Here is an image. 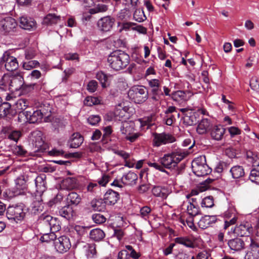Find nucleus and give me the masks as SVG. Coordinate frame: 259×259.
Returning a JSON list of instances; mask_svg holds the SVG:
<instances>
[{
	"mask_svg": "<svg viewBox=\"0 0 259 259\" xmlns=\"http://www.w3.org/2000/svg\"><path fill=\"white\" fill-rule=\"evenodd\" d=\"M233 232L238 236H250V235L253 232V228L251 224L247 222L241 223L237 226L233 230L231 229Z\"/></svg>",
	"mask_w": 259,
	"mask_h": 259,
	"instance_id": "f3484780",
	"label": "nucleus"
},
{
	"mask_svg": "<svg viewBox=\"0 0 259 259\" xmlns=\"http://www.w3.org/2000/svg\"><path fill=\"white\" fill-rule=\"evenodd\" d=\"M119 199V193L112 189L108 190L104 196V200L109 205H114Z\"/></svg>",
	"mask_w": 259,
	"mask_h": 259,
	"instance_id": "4be33fe9",
	"label": "nucleus"
},
{
	"mask_svg": "<svg viewBox=\"0 0 259 259\" xmlns=\"http://www.w3.org/2000/svg\"><path fill=\"white\" fill-rule=\"evenodd\" d=\"M32 208L34 213L41 211L43 208V205L41 201H33L32 203Z\"/></svg>",
	"mask_w": 259,
	"mask_h": 259,
	"instance_id": "774afa93",
	"label": "nucleus"
},
{
	"mask_svg": "<svg viewBox=\"0 0 259 259\" xmlns=\"http://www.w3.org/2000/svg\"><path fill=\"white\" fill-rule=\"evenodd\" d=\"M113 152L117 155L123 159L124 161H126L129 159L131 156L130 153L122 150H113Z\"/></svg>",
	"mask_w": 259,
	"mask_h": 259,
	"instance_id": "338daca9",
	"label": "nucleus"
},
{
	"mask_svg": "<svg viewBox=\"0 0 259 259\" xmlns=\"http://www.w3.org/2000/svg\"><path fill=\"white\" fill-rule=\"evenodd\" d=\"M91 205L95 211H103L106 209V204L104 199H94L91 201Z\"/></svg>",
	"mask_w": 259,
	"mask_h": 259,
	"instance_id": "e433bc0d",
	"label": "nucleus"
},
{
	"mask_svg": "<svg viewBox=\"0 0 259 259\" xmlns=\"http://www.w3.org/2000/svg\"><path fill=\"white\" fill-rule=\"evenodd\" d=\"M42 225L48 228L49 231L57 232L61 229V226L56 218L50 215L42 214L39 218Z\"/></svg>",
	"mask_w": 259,
	"mask_h": 259,
	"instance_id": "ddd939ff",
	"label": "nucleus"
},
{
	"mask_svg": "<svg viewBox=\"0 0 259 259\" xmlns=\"http://www.w3.org/2000/svg\"><path fill=\"white\" fill-rule=\"evenodd\" d=\"M227 130L231 138H234L241 134V130L237 126H232L228 127Z\"/></svg>",
	"mask_w": 259,
	"mask_h": 259,
	"instance_id": "e2e57ef3",
	"label": "nucleus"
},
{
	"mask_svg": "<svg viewBox=\"0 0 259 259\" xmlns=\"http://www.w3.org/2000/svg\"><path fill=\"white\" fill-rule=\"evenodd\" d=\"M101 121V117L98 115H91L88 118V123L92 125H97Z\"/></svg>",
	"mask_w": 259,
	"mask_h": 259,
	"instance_id": "0e129e2a",
	"label": "nucleus"
},
{
	"mask_svg": "<svg viewBox=\"0 0 259 259\" xmlns=\"http://www.w3.org/2000/svg\"><path fill=\"white\" fill-rule=\"evenodd\" d=\"M132 16V12L128 8L120 10L117 15L118 18L121 20H127Z\"/></svg>",
	"mask_w": 259,
	"mask_h": 259,
	"instance_id": "49530a36",
	"label": "nucleus"
},
{
	"mask_svg": "<svg viewBox=\"0 0 259 259\" xmlns=\"http://www.w3.org/2000/svg\"><path fill=\"white\" fill-rule=\"evenodd\" d=\"M148 84L151 88V98L153 101H158L161 97L163 96L161 90V81L158 79L148 80Z\"/></svg>",
	"mask_w": 259,
	"mask_h": 259,
	"instance_id": "f8f14e48",
	"label": "nucleus"
},
{
	"mask_svg": "<svg viewBox=\"0 0 259 259\" xmlns=\"http://www.w3.org/2000/svg\"><path fill=\"white\" fill-rule=\"evenodd\" d=\"M152 194L156 197L166 198L167 196V190L165 187L156 186L152 189Z\"/></svg>",
	"mask_w": 259,
	"mask_h": 259,
	"instance_id": "ea45409f",
	"label": "nucleus"
},
{
	"mask_svg": "<svg viewBox=\"0 0 259 259\" xmlns=\"http://www.w3.org/2000/svg\"><path fill=\"white\" fill-rule=\"evenodd\" d=\"M46 176L44 174L40 175L34 179L36 191L39 194H42L47 189Z\"/></svg>",
	"mask_w": 259,
	"mask_h": 259,
	"instance_id": "bb28decb",
	"label": "nucleus"
},
{
	"mask_svg": "<svg viewBox=\"0 0 259 259\" xmlns=\"http://www.w3.org/2000/svg\"><path fill=\"white\" fill-rule=\"evenodd\" d=\"M231 177L235 180L242 179L245 176L244 168L243 166L236 165L232 166L229 169Z\"/></svg>",
	"mask_w": 259,
	"mask_h": 259,
	"instance_id": "cd10ccee",
	"label": "nucleus"
},
{
	"mask_svg": "<svg viewBox=\"0 0 259 259\" xmlns=\"http://www.w3.org/2000/svg\"><path fill=\"white\" fill-rule=\"evenodd\" d=\"M62 185L66 189H73L76 186V180L74 178H67L63 181Z\"/></svg>",
	"mask_w": 259,
	"mask_h": 259,
	"instance_id": "a19ab883",
	"label": "nucleus"
},
{
	"mask_svg": "<svg viewBox=\"0 0 259 259\" xmlns=\"http://www.w3.org/2000/svg\"><path fill=\"white\" fill-rule=\"evenodd\" d=\"M74 230L79 237L88 234V228L87 227L76 225L74 227Z\"/></svg>",
	"mask_w": 259,
	"mask_h": 259,
	"instance_id": "bf43d9fd",
	"label": "nucleus"
},
{
	"mask_svg": "<svg viewBox=\"0 0 259 259\" xmlns=\"http://www.w3.org/2000/svg\"><path fill=\"white\" fill-rule=\"evenodd\" d=\"M24 208V205L22 203L10 205L7 208L6 217L9 220H14L17 223L22 221L25 217Z\"/></svg>",
	"mask_w": 259,
	"mask_h": 259,
	"instance_id": "39448f33",
	"label": "nucleus"
},
{
	"mask_svg": "<svg viewBox=\"0 0 259 259\" xmlns=\"http://www.w3.org/2000/svg\"><path fill=\"white\" fill-rule=\"evenodd\" d=\"M226 129L221 125H216L213 127L211 131V137L217 141L221 140L225 133Z\"/></svg>",
	"mask_w": 259,
	"mask_h": 259,
	"instance_id": "2f4dec72",
	"label": "nucleus"
},
{
	"mask_svg": "<svg viewBox=\"0 0 259 259\" xmlns=\"http://www.w3.org/2000/svg\"><path fill=\"white\" fill-rule=\"evenodd\" d=\"M56 250L60 253H64L70 248L71 246L69 238L66 235L60 236L54 242Z\"/></svg>",
	"mask_w": 259,
	"mask_h": 259,
	"instance_id": "2eb2a0df",
	"label": "nucleus"
},
{
	"mask_svg": "<svg viewBox=\"0 0 259 259\" xmlns=\"http://www.w3.org/2000/svg\"><path fill=\"white\" fill-rule=\"evenodd\" d=\"M30 140L34 152L41 153L45 152L48 145L45 143L42 139V133L40 131H35L31 132Z\"/></svg>",
	"mask_w": 259,
	"mask_h": 259,
	"instance_id": "9d476101",
	"label": "nucleus"
},
{
	"mask_svg": "<svg viewBox=\"0 0 259 259\" xmlns=\"http://www.w3.org/2000/svg\"><path fill=\"white\" fill-rule=\"evenodd\" d=\"M96 78L100 82L103 88H106L108 84V76L104 72L101 71L96 73Z\"/></svg>",
	"mask_w": 259,
	"mask_h": 259,
	"instance_id": "37998d69",
	"label": "nucleus"
},
{
	"mask_svg": "<svg viewBox=\"0 0 259 259\" xmlns=\"http://www.w3.org/2000/svg\"><path fill=\"white\" fill-rule=\"evenodd\" d=\"M16 114V111H14L11 104L8 102L1 101L0 103V117H4L7 116H13Z\"/></svg>",
	"mask_w": 259,
	"mask_h": 259,
	"instance_id": "5701e85b",
	"label": "nucleus"
},
{
	"mask_svg": "<svg viewBox=\"0 0 259 259\" xmlns=\"http://www.w3.org/2000/svg\"><path fill=\"white\" fill-rule=\"evenodd\" d=\"M115 19L110 16L100 18L97 22L98 29L102 32L110 31L115 24Z\"/></svg>",
	"mask_w": 259,
	"mask_h": 259,
	"instance_id": "dca6fc26",
	"label": "nucleus"
},
{
	"mask_svg": "<svg viewBox=\"0 0 259 259\" xmlns=\"http://www.w3.org/2000/svg\"><path fill=\"white\" fill-rule=\"evenodd\" d=\"M9 90L12 92L21 91L24 84V78L22 75L11 76Z\"/></svg>",
	"mask_w": 259,
	"mask_h": 259,
	"instance_id": "6ab92c4d",
	"label": "nucleus"
},
{
	"mask_svg": "<svg viewBox=\"0 0 259 259\" xmlns=\"http://www.w3.org/2000/svg\"><path fill=\"white\" fill-rule=\"evenodd\" d=\"M17 23L11 17L0 16V33L3 35L11 34L16 31Z\"/></svg>",
	"mask_w": 259,
	"mask_h": 259,
	"instance_id": "1a4fd4ad",
	"label": "nucleus"
},
{
	"mask_svg": "<svg viewBox=\"0 0 259 259\" xmlns=\"http://www.w3.org/2000/svg\"><path fill=\"white\" fill-rule=\"evenodd\" d=\"M133 18L135 21L138 22H142L147 19L143 10L140 9H137L135 11L133 14Z\"/></svg>",
	"mask_w": 259,
	"mask_h": 259,
	"instance_id": "a18cd8bd",
	"label": "nucleus"
},
{
	"mask_svg": "<svg viewBox=\"0 0 259 259\" xmlns=\"http://www.w3.org/2000/svg\"><path fill=\"white\" fill-rule=\"evenodd\" d=\"M10 75L5 74L0 79V89L2 91L9 90Z\"/></svg>",
	"mask_w": 259,
	"mask_h": 259,
	"instance_id": "c03bdc74",
	"label": "nucleus"
},
{
	"mask_svg": "<svg viewBox=\"0 0 259 259\" xmlns=\"http://www.w3.org/2000/svg\"><path fill=\"white\" fill-rule=\"evenodd\" d=\"M39 63L37 60H29L22 62V68L27 70H30L39 66Z\"/></svg>",
	"mask_w": 259,
	"mask_h": 259,
	"instance_id": "79ce46f5",
	"label": "nucleus"
},
{
	"mask_svg": "<svg viewBox=\"0 0 259 259\" xmlns=\"http://www.w3.org/2000/svg\"><path fill=\"white\" fill-rule=\"evenodd\" d=\"M92 219L95 223L98 224H103L106 221V218L105 216L100 213L93 214L92 215Z\"/></svg>",
	"mask_w": 259,
	"mask_h": 259,
	"instance_id": "052dcab7",
	"label": "nucleus"
},
{
	"mask_svg": "<svg viewBox=\"0 0 259 259\" xmlns=\"http://www.w3.org/2000/svg\"><path fill=\"white\" fill-rule=\"evenodd\" d=\"M29 101L25 99H18L13 105V110L16 111V114H18V120L19 122H22L23 120L21 119L20 115L21 113H25V110L29 106Z\"/></svg>",
	"mask_w": 259,
	"mask_h": 259,
	"instance_id": "a211bd4d",
	"label": "nucleus"
},
{
	"mask_svg": "<svg viewBox=\"0 0 259 259\" xmlns=\"http://www.w3.org/2000/svg\"><path fill=\"white\" fill-rule=\"evenodd\" d=\"M194 146V141L188 149H183L180 148L174 149L171 152L165 154L159 159V162L162 165L163 168L171 169L176 167L178 164L190 154L192 152L190 150Z\"/></svg>",
	"mask_w": 259,
	"mask_h": 259,
	"instance_id": "f257e3e1",
	"label": "nucleus"
},
{
	"mask_svg": "<svg viewBox=\"0 0 259 259\" xmlns=\"http://www.w3.org/2000/svg\"><path fill=\"white\" fill-rule=\"evenodd\" d=\"M90 238L95 242L102 241L105 237L104 231L99 228L94 229L90 232Z\"/></svg>",
	"mask_w": 259,
	"mask_h": 259,
	"instance_id": "72a5a7b5",
	"label": "nucleus"
},
{
	"mask_svg": "<svg viewBox=\"0 0 259 259\" xmlns=\"http://www.w3.org/2000/svg\"><path fill=\"white\" fill-rule=\"evenodd\" d=\"M228 246L230 248L235 251H239L245 247V243L244 241L239 238H235L229 240L228 242Z\"/></svg>",
	"mask_w": 259,
	"mask_h": 259,
	"instance_id": "c85d7f7f",
	"label": "nucleus"
},
{
	"mask_svg": "<svg viewBox=\"0 0 259 259\" xmlns=\"http://www.w3.org/2000/svg\"><path fill=\"white\" fill-rule=\"evenodd\" d=\"M202 243V241L200 238L195 237V254L197 251L198 252L195 259H207L208 257L209 254L206 250H202L201 251H198L197 249L198 245H200L201 246H203Z\"/></svg>",
	"mask_w": 259,
	"mask_h": 259,
	"instance_id": "c9c22d12",
	"label": "nucleus"
},
{
	"mask_svg": "<svg viewBox=\"0 0 259 259\" xmlns=\"http://www.w3.org/2000/svg\"><path fill=\"white\" fill-rule=\"evenodd\" d=\"M176 140L175 137L169 133L163 132L153 134V145L156 147L173 143L176 141Z\"/></svg>",
	"mask_w": 259,
	"mask_h": 259,
	"instance_id": "4468645a",
	"label": "nucleus"
},
{
	"mask_svg": "<svg viewBox=\"0 0 259 259\" xmlns=\"http://www.w3.org/2000/svg\"><path fill=\"white\" fill-rule=\"evenodd\" d=\"M229 168V164L225 161H220L218 162L214 168L215 172L220 174L227 171Z\"/></svg>",
	"mask_w": 259,
	"mask_h": 259,
	"instance_id": "8fccbe9b",
	"label": "nucleus"
},
{
	"mask_svg": "<svg viewBox=\"0 0 259 259\" xmlns=\"http://www.w3.org/2000/svg\"><path fill=\"white\" fill-rule=\"evenodd\" d=\"M81 200V197L76 192H70L67 197V201L69 204L77 206L78 205Z\"/></svg>",
	"mask_w": 259,
	"mask_h": 259,
	"instance_id": "58836bf2",
	"label": "nucleus"
},
{
	"mask_svg": "<svg viewBox=\"0 0 259 259\" xmlns=\"http://www.w3.org/2000/svg\"><path fill=\"white\" fill-rule=\"evenodd\" d=\"M61 21V17L55 14H48L44 18L43 24L47 26H53Z\"/></svg>",
	"mask_w": 259,
	"mask_h": 259,
	"instance_id": "473e14b6",
	"label": "nucleus"
},
{
	"mask_svg": "<svg viewBox=\"0 0 259 259\" xmlns=\"http://www.w3.org/2000/svg\"><path fill=\"white\" fill-rule=\"evenodd\" d=\"M226 219L224 225V229H227L230 226L235 224L237 221V218L233 214L232 218L229 219L231 216L229 215V212H227L225 214Z\"/></svg>",
	"mask_w": 259,
	"mask_h": 259,
	"instance_id": "6e6d98bb",
	"label": "nucleus"
},
{
	"mask_svg": "<svg viewBox=\"0 0 259 259\" xmlns=\"http://www.w3.org/2000/svg\"><path fill=\"white\" fill-rule=\"evenodd\" d=\"M197 115L199 117L202 116V119L196 128L197 132L200 135L205 134L210 125V121L209 119L206 117L209 116L208 112L203 107H198L196 109L195 108V115ZM196 117L195 116V118Z\"/></svg>",
	"mask_w": 259,
	"mask_h": 259,
	"instance_id": "423d86ee",
	"label": "nucleus"
},
{
	"mask_svg": "<svg viewBox=\"0 0 259 259\" xmlns=\"http://www.w3.org/2000/svg\"><path fill=\"white\" fill-rule=\"evenodd\" d=\"M83 251L87 259L97 257L96 245L94 243H85L82 247Z\"/></svg>",
	"mask_w": 259,
	"mask_h": 259,
	"instance_id": "393cba45",
	"label": "nucleus"
},
{
	"mask_svg": "<svg viewBox=\"0 0 259 259\" xmlns=\"http://www.w3.org/2000/svg\"><path fill=\"white\" fill-rule=\"evenodd\" d=\"M36 22L34 19L26 16L20 18V26L25 30H30L36 28Z\"/></svg>",
	"mask_w": 259,
	"mask_h": 259,
	"instance_id": "a878e982",
	"label": "nucleus"
},
{
	"mask_svg": "<svg viewBox=\"0 0 259 259\" xmlns=\"http://www.w3.org/2000/svg\"><path fill=\"white\" fill-rule=\"evenodd\" d=\"M0 64L4 65L5 69L10 72L16 70L19 67L18 62L16 58L6 52L0 58Z\"/></svg>",
	"mask_w": 259,
	"mask_h": 259,
	"instance_id": "9b49d317",
	"label": "nucleus"
},
{
	"mask_svg": "<svg viewBox=\"0 0 259 259\" xmlns=\"http://www.w3.org/2000/svg\"><path fill=\"white\" fill-rule=\"evenodd\" d=\"M58 213L61 217L68 221L72 219L75 215V211L69 204L59 208Z\"/></svg>",
	"mask_w": 259,
	"mask_h": 259,
	"instance_id": "412c9836",
	"label": "nucleus"
},
{
	"mask_svg": "<svg viewBox=\"0 0 259 259\" xmlns=\"http://www.w3.org/2000/svg\"><path fill=\"white\" fill-rule=\"evenodd\" d=\"M246 156L248 161L252 163V166L249 179L252 182L259 183V157L251 151L247 152Z\"/></svg>",
	"mask_w": 259,
	"mask_h": 259,
	"instance_id": "0eeeda50",
	"label": "nucleus"
},
{
	"mask_svg": "<svg viewBox=\"0 0 259 259\" xmlns=\"http://www.w3.org/2000/svg\"><path fill=\"white\" fill-rule=\"evenodd\" d=\"M176 243L182 244L187 247H194V238L190 237H177L175 239Z\"/></svg>",
	"mask_w": 259,
	"mask_h": 259,
	"instance_id": "f704fd0d",
	"label": "nucleus"
},
{
	"mask_svg": "<svg viewBox=\"0 0 259 259\" xmlns=\"http://www.w3.org/2000/svg\"><path fill=\"white\" fill-rule=\"evenodd\" d=\"M56 232L50 231L49 233H44L42 236H41L40 240L42 242H49L50 241L54 240L57 238Z\"/></svg>",
	"mask_w": 259,
	"mask_h": 259,
	"instance_id": "5fc2aeb1",
	"label": "nucleus"
},
{
	"mask_svg": "<svg viewBox=\"0 0 259 259\" xmlns=\"http://www.w3.org/2000/svg\"><path fill=\"white\" fill-rule=\"evenodd\" d=\"M101 100L96 97L88 96L84 100V104L87 106H92L100 104Z\"/></svg>",
	"mask_w": 259,
	"mask_h": 259,
	"instance_id": "603ef678",
	"label": "nucleus"
},
{
	"mask_svg": "<svg viewBox=\"0 0 259 259\" xmlns=\"http://www.w3.org/2000/svg\"><path fill=\"white\" fill-rule=\"evenodd\" d=\"M46 112L41 110H36L31 112L30 111H26L25 113H21L20 118L24 120L22 122H28L30 123L40 122L43 118L44 115H47L51 112V107H47Z\"/></svg>",
	"mask_w": 259,
	"mask_h": 259,
	"instance_id": "7ed1b4c3",
	"label": "nucleus"
},
{
	"mask_svg": "<svg viewBox=\"0 0 259 259\" xmlns=\"http://www.w3.org/2000/svg\"><path fill=\"white\" fill-rule=\"evenodd\" d=\"M213 205V199L211 196H206L202 200L201 206L203 207L210 208Z\"/></svg>",
	"mask_w": 259,
	"mask_h": 259,
	"instance_id": "4d7b16f0",
	"label": "nucleus"
},
{
	"mask_svg": "<svg viewBox=\"0 0 259 259\" xmlns=\"http://www.w3.org/2000/svg\"><path fill=\"white\" fill-rule=\"evenodd\" d=\"M152 209L148 206H144L141 208L140 210V215L145 220L147 221L149 219L151 215Z\"/></svg>",
	"mask_w": 259,
	"mask_h": 259,
	"instance_id": "3c124183",
	"label": "nucleus"
},
{
	"mask_svg": "<svg viewBox=\"0 0 259 259\" xmlns=\"http://www.w3.org/2000/svg\"><path fill=\"white\" fill-rule=\"evenodd\" d=\"M249 239L250 241V251L247 252L244 259H259V246L251 237H249Z\"/></svg>",
	"mask_w": 259,
	"mask_h": 259,
	"instance_id": "aec40b11",
	"label": "nucleus"
},
{
	"mask_svg": "<svg viewBox=\"0 0 259 259\" xmlns=\"http://www.w3.org/2000/svg\"><path fill=\"white\" fill-rule=\"evenodd\" d=\"M83 137L79 133H73L69 140V146L71 148H77L83 143Z\"/></svg>",
	"mask_w": 259,
	"mask_h": 259,
	"instance_id": "c756f323",
	"label": "nucleus"
},
{
	"mask_svg": "<svg viewBox=\"0 0 259 259\" xmlns=\"http://www.w3.org/2000/svg\"><path fill=\"white\" fill-rule=\"evenodd\" d=\"M138 180V176L136 174L131 171L123 176L122 181L125 185H133L136 183Z\"/></svg>",
	"mask_w": 259,
	"mask_h": 259,
	"instance_id": "4c0bfd02",
	"label": "nucleus"
},
{
	"mask_svg": "<svg viewBox=\"0 0 259 259\" xmlns=\"http://www.w3.org/2000/svg\"><path fill=\"white\" fill-rule=\"evenodd\" d=\"M130 60L129 55L120 50L112 51L107 58V62L109 67L115 71H119L125 68L129 65Z\"/></svg>",
	"mask_w": 259,
	"mask_h": 259,
	"instance_id": "f03ea898",
	"label": "nucleus"
},
{
	"mask_svg": "<svg viewBox=\"0 0 259 259\" xmlns=\"http://www.w3.org/2000/svg\"><path fill=\"white\" fill-rule=\"evenodd\" d=\"M201 159L203 164L195 165V176L204 178L211 172V169L206 164V162L204 161L203 157Z\"/></svg>",
	"mask_w": 259,
	"mask_h": 259,
	"instance_id": "b1692460",
	"label": "nucleus"
},
{
	"mask_svg": "<svg viewBox=\"0 0 259 259\" xmlns=\"http://www.w3.org/2000/svg\"><path fill=\"white\" fill-rule=\"evenodd\" d=\"M125 248L126 249L127 252H128V255L134 259H138L141 256L140 253L137 252L131 245H125Z\"/></svg>",
	"mask_w": 259,
	"mask_h": 259,
	"instance_id": "13d9d810",
	"label": "nucleus"
},
{
	"mask_svg": "<svg viewBox=\"0 0 259 259\" xmlns=\"http://www.w3.org/2000/svg\"><path fill=\"white\" fill-rule=\"evenodd\" d=\"M128 96L135 103L141 104L147 100L148 92L144 86H134L130 89Z\"/></svg>",
	"mask_w": 259,
	"mask_h": 259,
	"instance_id": "20e7f679",
	"label": "nucleus"
},
{
	"mask_svg": "<svg viewBox=\"0 0 259 259\" xmlns=\"http://www.w3.org/2000/svg\"><path fill=\"white\" fill-rule=\"evenodd\" d=\"M120 130L123 138L131 143L136 142L141 135L140 133L135 132L133 123L127 121L122 122Z\"/></svg>",
	"mask_w": 259,
	"mask_h": 259,
	"instance_id": "6e6552de",
	"label": "nucleus"
},
{
	"mask_svg": "<svg viewBox=\"0 0 259 259\" xmlns=\"http://www.w3.org/2000/svg\"><path fill=\"white\" fill-rule=\"evenodd\" d=\"M148 165L150 167H153L157 170L165 172L166 174L169 175V172L163 168L162 165L160 163L149 162H148Z\"/></svg>",
	"mask_w": 259,
	"mask_h": 259,
	"instance_id": "69168bd1",
	"label": "nucleus"
},
{
	"mask_svg": "<svg viewBox=\"0 0 259 259\" xmlns=\"http://www.w3.org/2000/svg\"><path fill=\"white\" fill-rule=\"evenodd\" d=\"M212 182V180L208 178L201 181H196V180H195V183H197V184H195V185H200V191L203 192L208 189V188L209 187V185Z\"/></svg>",
	"mask_w": 259,
	"mask_h": 259,
	"instance_id": "864d4df0",
	"label": "nucleus"
},
{
	"mask_svg": "<svg viewBox=\"0 0 259 259\" xmlns=\"http://www.w3.org/2000/svg\"><path fill=\"white\" fill-rule=\"evenodd\" d=\"M137 124H138L141 128H144L145 127L146 128H148L150 126L149 118L146 117L138 119L137 120Z\"/></svg>",
	"mask_w": 259,
	"mask_h": 259,
	"instance_id": "680f3d73",
	"label": "nucleus"
},
{
	"mask_svg": "<svg viewBox=\"0 0 259 259\" xmlns=\"http://www.w3.org/2000/svg\"><path fill=\"white\" fill-rule=\"evenodd\" d=\"M108 10V6L105 4H99L96 5L94 8L89 10L90 14H95L98 13H103Z\"/></svg>",
	"mask_w": 259,
	"mask_h": 259,
	"instance_id": "09e8293b",
	"label": "nucleus"
},
{
	"mask_svg": "<svg viewBox=\"0 0 259 259\" xmlns=\"http://www.w3.org/2000/svg\"><path fill=\"white\" fill-rule=\"evenodd\" d=\"M194 198H191V200H189V204L187 206V212L189 215V217H188L186 219V223L187 225L191 228L193 230H194V218L193 215V209L194 208Z\"/></svg>",
	"mask_w": 259,
	"mask_h": 259,
	"instance_id": "7c9ffc66",
	"label": "nucleus"
},
{
	"mask_svg": "<svg viewBox=\"0 0 259 259\" xmlns=\"http://www.w3.org/2000/svg\"><path fill=\"white\" fill-rule=\"evenodd\" d=\"M171 98L174 101L180 102L186 99V94L183 91H177L171 94Z\"/></svg>",
	"mask_w": 259,
	"mask_h": 259,
	"instance_id": "de8ad7c7",
	"label": "nucleus"
}]
</instances>
